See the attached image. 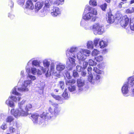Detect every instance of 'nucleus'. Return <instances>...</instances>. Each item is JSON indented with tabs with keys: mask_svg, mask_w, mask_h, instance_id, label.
I'll return each mask as SVG.
<instances>
[{
	"mask_svg": "<svg viewBox=\"0 0 134 134\" xmlns=\"http://www.w3.org/2000/svg\"><path fill=\"white\" fill-rule=\"evenodd\" d=\"M69 57L68 60L70 63V65H72V66H75L76 65L75 63V59L72 57L67 56Z\"/></svg>",
	"mask_w": 134,
	"mask_h": 134,
	"instance_id": "4be33fe9",
	"label": "nucleus"
},
{
	"mask_svg": "<svg viewBox=\"0 0 134 134\" xmlns=\"http://www.w3.org/2000/svg\"><path fill=\"white\" fill-rule=\"evenodd\" d=\"M77 86L78 87V90L79 92L84 91L85 89L84 81L81 79H78L77 80Z\"/></svg>",
	"mask_w": 134,
	"mask_h": 134,
	"instance_id": "9b49d317",
	"label": "nucleus"
},
{
	"mask_svg": "<svg viewBox=\"0 0 134 134\" xmlns=\"http://www.w3.org/2000/svg\"><path fill=\"white\" fill-rule=\"evenodd\" d=\"M68 89L70 92H73L76 90V87L74 85H70L68 87Z\"/></svg>",
	"mask_w": 134,
	"mask_h": 134,
	"instance_id": "2f4dec72",
	"label": "nucleus"
},
{
	"mask_svg": "<svg viewBox=\"0 0 134 134\" xmlns=\"http://www.w3.org/2000/svg\"><path fill=\"white\" fill-rule=\"evenodd\" d=\"M82 63H83V68L85 69L86 68L88 65V62H84V60L82 63L80 64H81Z\"/></svg>",
	"mask_w": 134,
	"mask_h": 134,
	"instance_id": "c03bdc74",
	"label": "nucleus"
},
{
	"mask_svg": "<svg viewBox=\"0 0 134 134\" xmlns=\"http://www.w3.org/2000/svg\"><path fill=\"white\" fill-rule=\"evenodd\" d=\"M99 53V52L97 49H94L92 51V54L93 55H97Z\"/></svg>",
	"mask_w": 134,
	"mask_h": 134,
	"instance_id": "49530a36",
	"label": "nucleus"
},
{
	"mask_svg": "<svg viewBox=\"0 0 134 134\" xmlns=\"http://www.w3.org/2000/svg\"><path fill=\"white\" fill-rule=\"evenodd\" d=\"M76 82L75 79H72L70 80H67L66 81V83L67 85H70L71 84L74 83Z\"/></svg>",
	"mask_w": 134,
	"mask_h": 134,
	"instance_id": "393cba45",
	"label": "nucleus"
},
{
	"mask_svg": "<svg viewBox=\"0 0 134 134\" xmlns=\"http://www.w3.org/2000/svg\"><path fill=\"white\" fill-rule=\"evenodd\" d=\"M9 131L10 133H13L15 131V128L13 127H10L9 128Z\"/></svg>",
	"mask_w": 134,
	"mask_h": 134,
	"instance_id": "8fccbe9b",
	"label": "nucleus"
},
{
	"mask_svg": "<svg viewBox=\"0 0 134 134\" xmlns=\"http://www.w3.org/2000/svg\"><path fill=\"white\" fill-rule=\"evenodd\" d=\"M124 3V2H121L118 5V7L120 8H121L122 7V5H123Z\"/></svg>",
	"mask_w": 134,
	"mask_h": 134,
	"instance_id": "680f3d73",
	"label": "nucleus"
},
{
	"mask_svg": "<svg viewBox=\"0 0 134 134\" xmlns=\"http://www.w3.org/2000/svg\"><path fill=\"white\" fill-rule=\"evenodd\" d=\"M41 63L40 61L37 60H32V65L36 67H39L40 68V64Z\"/></svg>",
	"mask_w": 134,
	"mask_h": 134,
	"instance_id": "5701e85b",
	"label": "nucleus"
},
{
	"mask_svg": "<svg viewBox=\"0 0 134 134\" xmlns=\"http://www.w3.org/2000/svg\"><path fill=\"white\" fill-rule=\"evenodd\" d=\"M26 72L27 74V77L30 79L29 80H31V82L32 81L35 80L36 79V78L35 76L33 75H31L30 74V68H28L27 67L26 68Z\"/></svg>",
	"mask_w": 134,
	"mask_h": 134,
	"instance_id": "dca6fc26",
	"label": "nucleus"
},
{
	"mask_svg": "<svg viewBox=\"0 0 134 134\" xmlns=\"http://www.w3.org/2000/svg\"><path fill=\"white\" fill-rule=\"evenodd\" d=\"M64 0H56L54 2L53 4L55 5H59L63 4L64 2Z\"/></svg>",
	"mask_w": 134,
	"mask_h": 134,
	"instance_id": "cd10ccee",
	"label": "nucleus"
},
{
	"mask_svg": "<svg viewBox=\"0 0 134 134\" xmlns=\"http://www.w3.org/2000/svg\"><path fill=\"white\" fill-rule=\"evenodd\" d=\"M32 83V82L31 80H27L24 81L23 83L22 86L21 88H18L17 86L15 87L12 90V93L15 95L16 96H10L8 99L6 101V104L8 106L12 108H14L15 107L14 103L10 99L15 102L19 101L21 99V94L19 92L28 91L30 85Z\"/></svg>",
	"mask_w": 134,
	"mask_h": 134,
	"instance_id": "f03ea898",
	"label": "nucleus"
},
{
	"mask_svg": "<svg viewBox=\"0 0 134 134\" xmlns=\"http://www.w3.org/2000/svg\"><path fill=\"white\" fill-rule=\"evenodd\" d=\"M51 71L53 74H54L55 76H57L58 74H57V73L55 71V65L54 63H52L50 65Z\"/></svg>",
	"mask_w": 134,
	"mask_h": 134,
	"instance_id": "412c9836",
	"label": "nucleus"
},
{
	"mask_svg": "<svg viewBox=\"0 0 134 134\" xmlns=\"http://www.w3.org/2000/svg\"><path fill=\"white\" fill-rule=\"evenodd\" d=\"M52 96L56 100H61L62 98L58 95H56L53 93H51V94Z\"/></svg>",
	"mask_w": 134,
	"mask_h": 134,
	"instance_id": "7c9ffc66",
	"label": "nucleus"
},
{
	"mask_svg": "<svg viewBox=\"0 0 134 134\" xmlns=\"http://www.w3.org/2000/svg\"><path fill=\"white\" fill-rule=\"evenodd\" d=\"M45 75L47 77H48L50 76L51 75L52 72L50 70H49V69H47L46 72H45Z\"/></svg>",
	"mask_w": 134,
	"mask_h": 134,
	"instance_id": "4c0bfd02",
	"label": "nucleus"
},
{
	"mask_svg": "<svg viewBox=\"0 0 134 134\" xmlns=\"http://www.w3.org/2000/svg\"><path fill=\"white\" fill-rule=\"evenodd\" d=\"M89 65L91 66L96 65L97 64L96 62L92 59L89 60Z\"/></svg>",
	"mask_w": 134,
	"mask_h": 134,
	"instance_id": "c9c22d12",
	"label": "nucleus"
},
{
	"mask_svg": "<svg viewBox=\"0 0 134 134\" xmlns=\"http://www.w3.org/2000/svg\"><path fill=\"white\" fill-rule=\"evenodd\" d=\"M97 14V12L95 9L88 5H86L83 16V19L81 20L80 23L81 25L82 26L85 25V21L87 20L95 21L97 18L96 16Z\"/></svg>",
	"mask_w": 134,
	"mask_h": 134,
	"instance_id": "20e7f679",
	"label": "nucleus"
},
{
	"mask_svg": "<svg viewBox=\"0 0 134 134\" xmlns=\"http://www.w3.org/2000/svg\"><path fill=\"white\" fill-rule=\"evenodd\" d=\"M131 96L134 97V88L132 90L131 93Z\"/></svg>",
	"mask_w": 134,
	"mask_h": 134,
	"instance_id": "0e129e2a",
	"label": "nucleus"
},
{
	"mask_svg": "<svg viewBox=\"0 0 134 134\" xmlns=\"http://www.w3.org/2000/svg\"><path fill=\"white\" fill-rule=\"evenodd\" d=\"M30 73H31L34 75H36V74L37 69L34 67L31 68L30 69Z\"/></svg>",
	"mask_w": 134,
	"mask_h": 134,
	"instance_id": "f704fd0d",
	"label": "nucleus"
},
{
	"mask_svg": "<svg viewBox=\"0 0 134 134\" xmlns=\"http://www.w3.org/2000/svg\"><path fill=\"white\" fill-rule=\"evenodd\" d=\"M128 82H127L128 85H131V87L133 86L134 85V75L129 77L127 79Z\"/></svg>",
	"mask_w": 134,
	"mask_h": 134,
	"instance_id": "aec40b11",
	"label": "nucleus"
},
{
	"mask_svg": "<svg viewBox=\"0 0 134 134\" xmlns=\"http://www.w3.org/2000/svg\"><path fill=\"white\" fill-rule=\"evenodd\" d=\"M123 2H124V3H125L126 2V1H127V0H121Z\"/></svg>",
	"mask_w": 134,
	"mask_h": 134,
	"instance_id": "338daca9",
	"label": "nucleus"
},
{
	"mask_svg": "<svg viewBox=\"0 0 134 134\" xmlns=\"http://www.w3.org/2000/svg\"><path fill=\"white\" fill-rule=\"evenodd\" d=\"M7 127L6 124L4 123L1 127V128L3 130H5Z\"/></svg>",
	"mask_w": 134,
	"mask_h": 134,
	"instance_id": "3c124183",
	"label": "nucleus"
},
{
	"mask_svg": "<svg viewBox=\"0 0 134 134\" xmlns=\"http://www.w3.org/2000/svg\"><path fill=\"white\" fill-rule=\"evenodd\" d=\"M9 5L10 6L11 8L12 7H13L14 5V3L12 1H11Z\"/></svg>",
	"mask_w": 134,
	"mask_h": 134,
	"instance_id": "052dcab7",
	"label": "nucleus"
},
{
	"mask_svg": "<svg viewBox=\"0 0 134 134\" xmlns=\"http://www.w3.org/2000/svg\"><path fill=\"white\" fill-rule=\"evenodd\" d=\"M65 65L62 63H59L56 65V69L59 72L63 70L65 68Z\"/></svg>",
	"mask_w": 134,
	"mask_h": 134,
	"instance_id": "2eb2a0df",
	"label": "nucleus"
},
{
	"mask_svg": "<svg viewBox=\"0 0 134 134\" xmlns=\"http://www.w3.org/2000/svg\"><path fill=\"white\" fill-rule=\"evenodd\" d=\"M47 11L46 10L44 9L43 10V11L42 12V14H43V15L42 16H44L46 15L47 14Z\"/></svg>",
	"mask_w": 134,
	"mask_h": 134,
	"instance_id": "13d9d810",
	"label": "nucleus"
},
{
	"mask_svg": "<svg viewBox=\"0 0 134 134\" xmlns=\"http://www.w3.org/2000/svg\"><path fill=\"white\" fill-rule=\"evenodd\" d=\"M87 46L88 49H92L93 48V43L92 41H88L87 43Z\"/></svg>",
	"mask_w": 134,
	"mask_h": 134,
	"instance_id": "b1692460",
	"label": "nucleus"
},
{
	"mask_svg": "<svg viewBox=\"0 0 134 134\" xmlns=\"http://www.w3.org/2000/svg\"><path fill=\"white\" fill-rule=\"evenodd\" d=\"M99 40L100 38H96L94 40L93 43L96 47L97 46Z\"/></svg>",
	"mask_w": 134,
	"mask_h": 134,
	"instance_id": "58836bf2",
	"label": "nucleus"
},
{
	"mask_svg": "<svg viewBox=\"0 0 134 134\" xmlns=\"http://www.w3.org/2000/svg\"><path fill=\"white\" fill-rule=\"evenodd\" d=\"M126 12L127 13H132L134 12V8L133 7L127 9L126 10Z\"/></svg>",
	"mask_w": 134,
	"mask_h": 134,
	"instance_id": "e433bc0d",
	"label": "nucleus"
},
{
	"mask_svg": "<svg viewBox=\"0 0 134 134\" xmlns=\"http://www.w3.org/2000/svg\"><path fill=\"white\" fill-rule=\"evenodd\" d=\"M107 5L106 3H104L103 4L101 5L100 6V7L101 9L103 10H105L106 8L107 7Z\"/></svg>",
	"mask_w": 134,
	"mask_h": 134,
	"instance_id": "37998d69",
	"label": "nucleus"
},
{
	"mask_svg": "<svg viewBox=\"0 0 134 134\" xmlns=\"http://www.w3.org/2000/svg\"><path fill=\"white\" fill-rule=\"evenodd\" d=\"M90 29L92 30L94 34L100 35L102 34L104 32V28L103 25L99 23H96L91 26Z\"/></svg>",
	"mask_w": 134,
	"mask_h": 134,
	"instance_id": "423d86ee",
	"label": "nucleus"
},
{
	"mask_svg": "<svg viewBox=\"0 0 134 134\" xmlns=\"http://www.w3.org/2000/svg\"><path fill=\"white\" fill-rule=\"evenodd\" d=\"M73 76L74 77H76L79 76V74L75 70L73 71Z\"/></svg>",
	"mask_w": 134,
	"mask_h": 134,
	"instance_id": "a18cd8bd",
	"label": "nucleus"
},
{
	"mask_svg": "<svg viewBox=\"0 0 134 134\" xmlns=\"http://www.w3.org/2000/svg\"><path fill=\"white\" fill-rule=\"evenodd\" d=\"M90 51L87 49H81L77 55V58L80 64H81L86 57L89 56L90 54Z\"/></svg>",
	"mask_w": 134,
	"mask_h": 134,
	"instance_id": "39448f33",
	"label": "nucleus"
},
{
	"mask_svg": "<svg viewBox=\"0 0 134 134\" xmlns=\"http://www.w3.org/2000/svg\"><path fill=\"white\" fill-rule=\"evenodd\" d=\"M59 86L62 90L63 89L64 87V82L63 81H60Z\"/></svg>",
	"mask_w": 134,
	"mask_h": 134,
	"instance_id": "79ce46f5",
	"label": "nucleus"
},
{
	"mask_svg": "<svg viewBox=\"0 0 134 134\" xmlns=\"http://www.w3.org/2000/svg\"><path fill=\"white\" fill-rule=\"evenodd\" d=\"M25 0H18V4L21 6L24 5Z\"/></svg>",
	"mask_w": 134,
	"mask_h": 134,
	"instance_id": "ea45409f",
	"label": "nucleus"
},
{
	"mask_svg": "<svg viewBox=\"0 0 134 134\" xmlns=\"http://www.w3.org/2000/svg\"><path fill=\"white\" fill-rule=\"evenodd\" d=\"M66 76L68 79H69L71 78V76L70 75V74L68 73L66 74Z\"/></svg>",
	"mask_w": 134,
	"mask_h": 134,
	"instance_id": "e2e57ef3",
	"label": "nucleus"
},
{
	"mask_svg": "<svg viewBox=\"0 0 134 134\" xmlns=\"http://www.w3.org/2000/svg\"><path fill=\"white\" fill-rule=\"evenodd\" d=\"M134 3V0H131L130 1V4H132Z\"/></svg>",
	"mask_w": 134,
	"mask_h": 134,
	"instance_id": "69168bd1",
	"label": "nucleus"
},
{
	"mask_svg": "<svg viewBox=\"0 0 134 134\" xmlns=\"http://www.w3.org/2000/svg\"><path fill=\"white\" fill-rule=\"evenodd\" d=\"M16 125L17 128H19L21 126V124L18 122H16Z\"/></svg>",
	"mask_w": 134,
	"mask_h": 134,
	"instance_id": "bf43d9fd",
	"label": "nucleus"
},
{
	"mask_svg": "<svg viewBox=\"0 0 134 134\" xmlns=\"http://www.w3.org/2000/svg\"><path fill=\"white\" fill-rule=\"evenodd\" d=\"M92 68L91 67L89 66L88 68L87 71H88V74L89 75L90 74H92L91 73V71L92 70Z\"/></svg>",
	"mask_w": 134,
	"mask_h": 134,
	"instance_id": "864d4df0",
	"label": "nucleus"
},
{
	"mask_svg": "<svg viewBox=\"0 0 134 134\" xmlns=\"http://www.w3.org/2000/svg\"><path fill=\"white\" fill-rule=\"evenodd\" d=\"M26 8L31 10L34 8V6L31 0H28L26 2Z\"/></svg>",
	"mask_w": 134,
	"mask_h": 134,
	"instance_id": "a211bd4d",
	"label": "nucleus"
},
{
	"mask_svg": "<svg viewBox=\"0 0 134 134\" xmlns=\"http://www.w3.org/2000/svg\"><path fill=\"white\" fill-rule=\"evenodd\" d=\"M45 7L44 9H45L46 7L48 8L49 6V2L48 0H46L45 2Z\"/></svg>",
	"mask_w": 134,
	"mask_h": 134,
	"instance_id": "a19ab883",
	"label": "nucleus"
},
{
	"mask_svg": "<svg viewBox=\"0 0 134 134\" xmlns=\"http://www.w3.org/2000/svg\"><path fill=\"white\" fill-rule=\"evenodd\" d=\"M105 1L108 3H109L110 2L111 0H105Z\"/></svg>",
	"mask_w": 134,
	"mask_h": 134,
	"instance_id": "774afa93",
	"label": "nucleus"
},
{
	"mask_svg": "<svg viewBox=\"0 0 134 134\" xmlns=\"http://www.w3.org/2000/svg\"><path fill=\"white\" fill-rule=\"evenodd\" d=\"M130 27L131 30H134V19L130 20Z\"/></svg>",
	"mask_w": 134,
	"mask_h": 134,
	"instance_id": "c85d7f7f",
	"label": "nucleus"
},
{
	"mask_svg": "<svg viewBox=\"0 0 134 134\" xmlns=\"http://www.w3.org/2000/svg\"><path fill=\"white\" fill-rule=\"evenodd\" d=\"M79 52L77 47H72L66 51V54L67 56L72 57L74 58H76Z\"/></svg>",
	"mask_w": 134,
	"mask_h": 134,
	"instance_id": "0eeeda50",
	"label": "nucleus"
},
{
	"mask_svg": "<svg viewBox=\"0 0 134 134\" xmlns=\"http://www.w3.org/2000/svg\"><path fill=\"white\" fill-rule=\"evenodd\" d=\"M20 75L21 77V79H23L25 76L24 70H22L21 71Z\"/></svg>",
	"mask_w": 134,
	"mask_h": 134,
	"instance_id": "de8ad7c7",
	"label": "nucleus"
},
{
	"mask_svg": "<svg viewBox=\"0 0 134 134\" xmlns=\"http://www.w3.org/2000/svg\"><path fill=\"white\" fill-rule=\"evenodd\" d=\"M108 43V40L107 39L104 40H101L99 41L98 46L101 48H103L107 46Z\"/></svg>",
	"mask_w": 134,
	"mask_h": 134,
	"instance_id": "f3484780",
	"label": "nucleus"
},
{
	"mask_svg": "<svg viewBox=\"0 0 134 134\" xmlns=\"http://www.w3.org/2000/svg\"><path fill=\"white\" fill-rule=\"evenodd\" d=\"M76 68L77 71L79 72L81 71L82 69V67L80 65H77Z\"/></svg>",
	"mask_w": 134,
	"mask_h": 134,
	"instance_id": "09e8293b",
	"label": "nucleus"
},
{
	"mask_svg": "<svg viewBox=\"0 0 134 134\" xmlns=\"http://www.w3.org/2000/svg\"><path fill=\"white\" fill-rule=\"evenodd\" d=\"M88 80L91 83L94 84L99 82L101 79L100 75L96 74L93 77L92 74H90L88 76Z\"/></svg>",
	"mask_w": 134,
	"mask_h": 134,
	"instance_id": "6e6552de",
	"label": "nucleus"
},
{
	"mask_svg": "<svg viewBox=\"0 0 134 134\" xmlns=\"http://www.w3.org/2000/svg\"><path fill=\"white\" fill-rule=\"evenodd\" d=\"M67 89H65L64 90V91L62 94L63 97L65 99H67L68 98V95L67 93Z\"/></svg>",
	"mask_w": 134,
	"mask_h": 134,
	"instance_id": "72a5a7b5",
	"label": "nucleus"
},
{
	"mask_svg": "<svg viewBox=\"0 0 134 134\" xmlns=\"http://www.w3.org/2000/svg\"><path fill=\"white\" fill-rule=\"evenodd\" d=\"M49 102L50 104L55 107L54 110L50 107L48 110L46 111V112H44L41 115L37 114H31L30 118L31 119L34 124H41L44 122V119H53L59 114L61 109L58 104L53 102L51 100H49Z\"/></svg>",
	"mask_w": 134,
	"mask_h": 134,
	"instance_id": "f257e3e1",
	"label": "nucleus"
},
{
	"mask_svg": "<svg viewBox=\"0 0 134 134\" xmlns=\"http://www.w3.org/2000/svg\"><path fill=\"white\" fill-rule=\"evenodd\" d=\"M8 16L10 17V19H12L14 17V15L10 13L8 14Z\"/></svg>",
	"mask_w": 134,
	"mask_h": 134,
	"instance_id": "5fc2aeb1",
	"label": "nucleus"
},
{
	"mask_svg": "<svg viewBox=\"0 0 134 134\" xmlns=\"http://www.w3.org/2000/svg\"><path fill=\"white\" fill-rule=\"evenodd\" d=\"M14 119V118L13 116H9L5 119V121L7 122L10 123L13 121Z\"/></svg>",
	"mask_w": 134,
	"mask_h": 134,
	"instance_id": "a878e982",
	"label": "nucleus"
},
{
	"mask_svg": "<svg viewBox=\"0 0 134 134\" xmlns=\"http://www.w3.org/2000/svg\"><path fill=\"white\" fill-rule=\"evenodd\" d=\"M129 85L127 82H125L122 86L121 89V91L123 95L125 97H127L129 96Z\"/></svg>",
	"mask_w": 134,
	"mask_h": 134,
	"instance_id": "9d476101",
	"label": "nucleus"
},
{
	"mask_svg": "<svg viewBox=\"0 0 134 134\" xmlns=\"http://www.w3.org/2000/svg\"><path fill=\"white\" fill-rule=\"evenodd\" d=\"M93 71L99 74H102L103 73V71L100 70L96 67L93 68Z\"/></svg>",
	"mask_w": 134,
	"mask_h": 134,
	"instance_id": "bb28decb",
	"label": "nucleus"
},
{
	"mask_svg": "<svg viewBox=\"0 0 134 134\" xmlns=\"http://www.w3.org/2000/svg\"><path fill=\"white\" fill-rule=\"evenodd\" d=\"M32 63V59H31V60L29 61L27 64V66H26V68L27 67L28 68H29V67L30 65H31Z\"/></svg>",
	"mask_w": 134,
	"mask_h": 134,
	"instance_id": "603ef678",
	"label": "nucleus"
},
{
	"mask_svg": "<svg viewBox=\"0 0 134 134\" xmlns=\"http://www.w3.org/2000/svg\"><path fill=\"white\" fill-rule=\"evenodd\" d=\"M129 19L126 15H125L122 17L120 23L121 26L124 28L128 24L129 22Z\"/></svg>",
	"mask_w": 134,
	"mask_h": 134,
	"instance_id": "f8f14e48",
	"label": "nucleus"
},
{
	"mask_svg": "<svg viewBox=\"0 0 134 134\" xmlns=\"http://www.w3.org/2000/svg\"><path fill=\"white\" fill-rule=\"evenodd\" d=\"M81 74L82 76L84 77L86 76L87 74V73L86 71H83L81 72Z\"/></svg>",
	"mask_w": 134,
	"mask_h": 134,
	"instance_id": "4d7b16f0",
	"label": "nucleus"
},
{
	"mask_svg": "<svg viewBox=\"0 0 134 134\" xmlns=\"http://www.w3.org/2000/svg\"><path fill=\"white\" fill-rule=\"evenodd\" d=\"M103 60V57L101 55L99 56L96 57H95L94 60H96V61L97 62H100L102 61Z\"/></svg>",
	"mask_w": 134,
	"mask_h": 134,
	"instance_id": "c756f323",
	"label": "nucleus"
},
{
	"mask_svg": "<svg viewBox=\"0 0 134 134\" xmlns=\"http://www.w3.org/2000/svg\"><path fill=\"white\" fill-rule=\"evenodd\" d=\"M43 5V3L41 1H39L36 3L35 5V12H37L42 8Z\"/></svg>",
	"mask_w": 134,
	"mask_h": 134,
	"instance_id": "4468645a",
	"label": "nucleus"
},
{
	"mask_svg": "<svg viewBox=\"0 0 134 134\" xmlns=\"http://www.w3.org/2000/svg\"><path fill=\"white\" fill-rule=\"evenodd\" d=\"M89 2L90 5H92L93 6H96L97 5V3L96 0H90Z\"/></svg>",
	"mask_w": 134,
	"mask_h": 134,
	"instance_id": "473e14b6",
	"label": "nucleus"
},
{
	"mask_svg": "<svg viewBox=\"0 0 134 134\" xmlns=\"http://www.w3.org/2000/svg\"><path fill=\"white\" fill-rule=\"evenodd\" d=\"M60 13L61 11L58 8L53 7L51 13V14L53 16L55 17L60 14Z\"/></svg>",
	"mask_w": 134,
	"mask_h": 134,
	"instance_id": "ddd939ff",
	"label": "nucleus"
},
{
	"mask_svg": "<svg viewBox=\"0 0 134 134\" xmlns=\"http://www.w3.org/2000/svg\"><path fill=\"white\" fill-rule=\"evenodd\" d=\"M36 74L38 75H40L42 74V71L39 69L37 70Z\"/></svg>",
	"mask_w": 134,
	"mask_h": 134,
	"instance_id": "6e6d98bb",
	"label": "nucleus"
},
{
	"mask_svg": "<svg viewBox=\"0 0 134 134\" xmlns=\"http://www.w3.org/2000/svg\"><path fill=\"white\" fill-rule=\"evenodd\" d=\"M43 67L40 66V69L41 70L43 73H45L47 69H49L50 65V60L46 59L43 61Z\"/></svg>",
	"mask_w": 134,
	"mask_h": 134,
	"instance_id": "1a4fd4ad",
	"label": "nucleus"
},
{
	"mask_svg": "<svg viewBox=\"0 0 134 134\" xmlns=\"http://www.w3.org/2000/svg\"><path fill=\"white\" fill-rule=\"evenodd\" d=\"M25 100H23L21 102L18 103V108L15 110L12 109L11 113L16 118H18L20 116H25L29 115L28 111L32 107V106L30 104H27L24 108V104Z\"/></svg>",
	"mask_w": 134,
	"mask_h": 134,
	"instance_id": "7ed1b4c3",
	"label": "nucleus"
},
{
	"mask_svg": "<svg viewBox=\"0 0 134 134\" xmlns=\"http://www.w3.org/2000/svg\"><path fill=\"white\" fill-rule=\"evenodd\" d=\"M107 19L108 22L111 24L113 23L114 21V16L110 13H108Z\"/></svg>",
	"mask_w": 134,
	"mask_h": 134,
	"instance_id": "6ab92c4d",
	"label": "nucleus"
}]
</instances>
